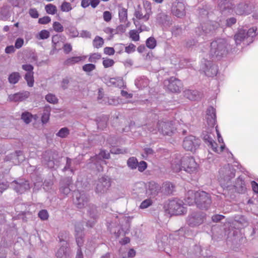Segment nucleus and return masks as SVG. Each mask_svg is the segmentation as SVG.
<instances>
[{
    "mask_svg": "<svg viewBox=\"0 0 258 258\" xmlns=\"http://www.w3.org/2000/svg\"><path fill=\"white\" fill-rule=\"evenodd\" d=\"M110 152L112 154H119L126 153L128 151L126 149L116 148L111 149Z\"/></svg>",
    "mask_w": 258,
    "mask_h": 258,
    "instance_id": "obj_63",
    "label": "nucleus"
},
{
    "mask_svg": "<svg viewBox=\"0 0 258 258\" xmlns=\"http://www.w3.org/2000/svg\"><path fill=\"white\" fill-rule=\"evenodd\" d=\"M171 11L173 15L178 18H181L185 16V6L183 2L176 1L173 3Z\"/></svg>",
    "mask_w": 258,
    "mask_h": 258,
    "instance_id": "obj_19",
    "label": "nucleus"
},
{
    "mask_svg": "<svg viewBox=\"0 0 258 258\" xmlns=\"http://www.w3.org/2000/svg\"><path fill=\"white\" fill-rule=\"evenodd\" d=\"M175 186L169 181L164 182L161 186V193L165 196H170L175 191Z\"/></svg>",
    "mask_w": 258,
    "mask_h": 258,
    "instance_id": "obj_22",
    "label": "nucleus"
},
{
    "mask_svg": "<svg viewBox=\"0 0 258 258\" xmlns=\"http://www.w3.org/2000/svg\"><path fill=\"white\" fill-rule=\"evenodd\" d=\"M70 134L69 130L66 127H64L61 128L57 133H56V135L61 138H66Z\"/></svg>",
    "mask_w": 258,
    "mask_h": 258,
    "instance_id": "obj_46",
    "label": "nucleus"
},
{
    "mask_svg": "<svg viewBox=\"0 0 258 258\" xmlns=\"http://www.w3.org/2000/svg\"><path fill=\"white\" fill-rule=\"evenodd\" d=\"M164 84L169 91L173 93L180 92L182 86L181 81L174 77H171L169 79L165 80Z\"/></svg>",
    "mask_w": 258,
    "mask_h": 258,
    "instance_id": "obj_17",
    "label": "nucleus"
},
{
    "mask_svg": "<svg viewBox=\"0 0 258 258\" xmlns=\"http://www.w3.org/2000/svg\"><path fill=\"white\" fill-rule=\"evenodd\" d=\"M87 212L90 217L94 220H96L98 218V211L95 205L89 204Z\"/></svg>",
    "mask_w": 258,
    "mask_h": 258,
    "instance_id": "obj_31",
    "label": "nucleus"
},
{
    "mask_svg": "<svg viewBox=\"0 0 258 258\" xmlns=\"http://www.w3.org/2000/svg\"><path fill=\"white\" fill-rule=\"evenodd\" d=\"M149 83V80L145 77H140L135 81V85L139 89H142L147 87Z\"/></svg>",
    "mask_w": 258,
    "mask_h": 258,
    "instance_id": "obj_32",
    "label": "nucleus"
},
{
    "mask_svg": "<svg viewBox=\"0 0 258 258\" xmlns=\"http://www.w3.org/2000/svg\"><path fill=\"white\" fill-rule=\"evenodd\" d=\"M168 238L166 235L159 234L156 238V242L159 250H164L168 245Z\"/></svg>",
    "mask_w": 258,
    "mask_h": 258,
    "instance_id": "obj_25",
    "label": "nucleus"
},
{
    "mask_svg": "<svg viewBox=\"0 0 258 258\" xmlns=\"http://www.w3.org/2000/svg\"><path fill=\"white\" fill-rule=\"evenodd\" d=\"M60 10L62 12H68L71 11L73 9L71 4L67 2H63L60 7Z\"/></svg>",
    "mask_w": 258,
    "mask_h": 258,
    "instance_id": "obj_49",
    "label": "nucleus"
},
{
    "mask_svg": "<svg viewBox=\"0 0 258 258\" xmlns=\"http://www.w3.org/2000/svg\"><path fill=\"white\" fill-rule=\"evenodd\" d=\"M200 144L201 141L199 139L190 135L184 139L182 146L185 150L194 152L199 148Z\"/></svg>",
    "mask_w": 258,
    "mask_h": 258,
    "instance_id": "obj_10",
    "label": "nucleus"
},
{
    "mask_svg": "<svg viewBox=\"0 0 258 258\" xmlns=\"http://www.w3.org/2000/svg\"><path fill=\"white\" fill-rule=\"evenodd\" d=\"M143 6L146 11L145 14H143L141 6L138 5L135 10L134 16L138 20H144L145 21H147L149 19L151 13V3L147 1H144Z\"/></svg>",
    "mask_w": 258,
    "mask_h": 258,
    "instance_id": "obj_9",
    "label": "nucleus"
},
{
    "mask_svg": "<svg viewBox=\"0 0 258 258\" xmlns=\"http://www.w3.org/2000/svg\"><path fill=\"white\" fill-rule=\"evenodd\" d=\"M111 186V180L108 176H104L98 179L96 181L95 191L96 194L102 195L109 189Z\"/></svg>",
    "mask_w": 258,
    "mask_h": 258,
    "instance_id": "obj_11",
    "label": "nucleus"
},
{
    "mask_svg": "<svg viewBox=\"0 0 258 258\" xmlns=\"http://www.w3.org/2000/svg\"><path fill=\"white\" fill-rule=\"evenodd\" d=\"M72 159L69 157H67V162L65 166L64 167L62 170L65 171L67 170L70 169L72 172H73V169L72 168Z\"/></svg>",
    "mask_w": 258,
    "mask_h": 258,
    "instance_id": "obj_62",
    "label": "nucleus"
},
{
    "mask_svg": "<svg viewBox=\"0 0 258 258\" xmlns=\"http://www.w3.org/2000/svg\"><path fill=\"white\" fill-rule=\"evenodd\" d=\"M134 190L138 194L144 193L147 191V187L144 182H138L135 184Z\"/></svg>",
    "mask_w": 258,
    "mask_h": 258,
    "instance_id": "obj_34",
    "label": "nucleus"
},
{
    "mask_svg": "<svg viewBox=\"0 0 258 258\" xmlns=\"http://www.w3.org/2000/svg\"><path fill=\"white\" fill-rule=\"evenodd\" d=\"M60 242H63L64 243L57 250L56 255L57 258H69L70 256V248L67 243V236L66 235L63 238L62 233H59L58 235Z\"/></svg>",
    "mask_w": 258,
    "mask_h": 258,
    "instance_id": "obj_15",
    "label": "nucleus"
},
{
    "mask_svg": "<svg viewBox=\"0 0 258 258\" xmlns=\"http://www.w3.org/2000/svg\"><path fill=\"white\" fill-rule=\"evenodd\" d=\"M206 219L205 213L200 211L192 212L186 218L187 224L192 228L197 227L202 225Z\"/></svg>",
    "mask_w": 258,
    "mask_h": 258,
    "instance_id": "obj_4",
    "label": "nucleus"
},
{
    "mask_svg": "<svg viewBox=\"0 0 258 258\" xmlns=\"http://www.w3.org/2000/svg\"><path fill=\"white\" fill-rule=\"evenodd\" d=\"M185 202L189 206L192 205L197 203V191L189 190L185 195Z\"/></svg>",
    "mask_w": 258,
    "mask_h": 258,
    "instance_id": "obj_27",
    "label": "nucleus"
},
{
    "mask_svg": "<svg viewBox=\"0 0 258 258\" xmlns=\"http://www.w3.org/2000/svg\"><path fill=\"white\" fill-rule=\"evenodd\" d=\"M169 212L172 215H179L186 212L183 203L180 200L170 201L168 204Z\"/></svg>",
    "mask_w": 258,
    "mask_h": 258,
    "instance_id": "obj_13",
    "label": "nucleus"
},
{
    "mask_svg": "<svg viewBox=\"0 0 258 258\" xmlns=\"http://www.w3.org/2000/svg\"><path fill=\"white\" fill-rule=\"evenodd\" d=\"M73 197L74 203L79 209L84 208L89 202V197L84 191L75 190Z\"/></svg>",
    "mask_w": 258,
    "mask_h": 258,
    "instance_id": "obj_12",
    "label": "nucleus"
},
{
    "mask_svg": "<svg viewBox=\"0 0 258 258\" xmlns=\"http://www.w3.org/2000/svg\"><path fill=\"white\" fill-rule=\"evenodd\" d=\"M104 43V39L102 37L96 36L93 40V46L96 48H99L103 46Z\"/></svg>",
    "mask_w": 258,
    "mask_h": 258,
    "instance_id": "obj_38",
    "label": "nucleus"
},
{
    "mask_svg": "<svg viewBox=\"0 0 258 258\" xmlns=\"http://www.w3.org/2000/svg\"><path fill=\"white\" fill-rule=\"evenodd\" d=\"M38 217L43 221H45L48 219L49 217V214L46 210H41L38 213Z\"/></svg>",
    "mask_w": 258,
    "mask_h": 258,
    "instance_id": "obj_52",
    "label": "nucleus"
},
{
    "mask_svg": "<svg viewBox=\"0 0 258 258\" xmlns=\"http://www.w3.org/2000/svg\"><path fill=\"white\" fill-rule=\"evenodd\" d=\"M170 17L166 13L161 12L157 14L156 20L159 24L163 25L168 24L169 23Z\"/></svg>",
    "mask_w": 258,
    "mask_h": 258,
    "instance_id": "obj_29",
    "label": "nucleus"
},
{
    "mask_svg": "<svg viewBox=\"0 0 258 258\" xmlns=\"http://www.w3.org/2000/svg\"><path fill=\"white\" fill-rule=\"evenodd\" d=\"M216 114H206V119L208 125L213 127L216 124Z\"/></svg>",
    "mask_w": 258,
    "mask_h": 258,
    "instance_id": "obj_36",
    "label": "nucleus"
},
{
    "mask_svg": "<svg viewBox=\"0 0 258 258\" xmlns=\"http://www.w3.org/2000/svg\"><path fill=\"white\" fill-rule=\"evenodd\" d=\"M147 191L152 196H157L161 192V186L154 181H150L148 183Z\"/></svg>",
    "mask_w": 258,
    "mask_h": 258,
    "instance_id": "obj_23",
    "label": "nucleus"
},
{
    "mask_svg": "<svg viewBox=\"0 0 258 258\" xmlns=\"http://www.w3.org/2000/svg\"><path fill=\"white\" fill-rule=\"evenodd\" d=\"M146 43L147 47L153 49L156 46V40L154 37H150L147 39Z\"/></svg>",
    "mask_w": 258,
    "mask_h": 258,
    "instance_id": "obj_50",
    "label": "nucleus"
},
{
    "mask_svg": "<svg viewBox=\"0 0 258 258\" xmlns=\"http://www.w3.org/2000/svg\"><path fill=\"white\" fill-rule=\"evenodd\" d=\"M20 78V74L18 72H14L10 75L9 81L11 84H16Z\"/></svg>",
    "mask_w": 258,
    "mask_h": 258,
    "instance_id": "obj_40",
    "label": "nucleus"
},
{
    "mask_svg": "<svg viewBox=\"0 0 258 258\" xmlns=\"http://www.w3.org/2000/svg\"><path fill=\"white\" fill-rule=\"evenodd\" d=\"M252 7L251 5L245 3L238 4L235 9L236 14L239 15H246L250 14L252 12Z\"/></svg>",
    "mask_w": 258,
    "mask_h": 258,
    "instance_id": "obj_20",
    "label": "nucleus"
},
{
    "mask_svg": "<svg viewBox=\"0 0 258 258\" xmlns=\"http://www.w3.org/2000/svg\"><path fill=\"white\" fill-rule=\"evenodd\" d=\"M100 103L103 104L116 105L118 104V101L115 98L105 97L104 98L103 101H100Z\"/></svg>",
    "mask_w": 258,
    "mask_h": 258,
    "instance_id": "obj_41",
    "label": "nucleus"
},
{
    "mask_svg": "<svg viewBox=\"0 0 258 258\" xmlns=\"http://www.w3.org/2000/svg\"><path fill=\"white\" fill-rule=\"evenodd\" d=\"M198 166V164L191 156L178 155L171 162L172 169L175 172L183 170L187 173H192L196 171Z\"/></svg>",
    "mask_w": 258,
    "mask_h": 258,
    "instance_id": "obj_1",
    "label": "nucleus"
},
{
    "mask_svg": "<svg viewBox=\"0 0 258 258\" xmlns=\"http://www.w3.org/2000/svg\"><path fill=\"white\" fill-rule=\"evenodd\" d=\"M103 65L105 68H107L112 67L114 64V61L110 58H103Z\"/></svg>",
    "mask_w": 258,
    "mask_h": 258,
    "instance_id": "obj_54",
    "label": "nucleus"
},
{
    "mask_svg": "<svg viewBox=\"0 0 258 258\" xmlns=\"http://www.w3.org/2000/svg\"><path fill=\"white\" fill-rule=\"evenodd\" d=\"M171 32L173 35L177 36L181 34L182 29L180 26H175L172 28Z\"/></svg>",
    "mask_w": 258,
    "mask_h": 258,
    "instance_id": "obj_56",
    "label": "nucleus"
},
{
    "mask_svg": "<svg viewBox=\"0 0 258 258\" xmlns=\"http://www.w3.org/2000/svg\"><path fill=\"white\" fill-rule=\"evenodd\" d=\"M234 187L235 191L239 194L244 193L246 189L244 181L240 176L236 179Z\"/></svg>",
    "mask_w": 258,
    "mask_h": 258,
    "instance_id": "obj_26",
    "label": "nucleus"
},
{
    "mask_svg": "<svg viewBox=\"0 0 258 258\" xmlns=\"http://www.w3.org/2000/svg\"><path fill=\"white\" fill-rule=\"evenodd\" d=\"M30 96V92L27 91L20 92L14 94H11L9 96V99L10 101L13 102L23 101L28 98Z\"/></svg>",
    "mask_w": 258,
    "mask_h": 258,
    "instance_id": "obj_21",
    "label": "nucleus"
},
{
    "mask_svg": "<svg viewBox=\"0 0 258 258\" xmlns=\"http://www.w3.org/2000/svg\"><path fill=\"white\" fill-rule=\"evenodd\" d=\"M60 35L56 34L53 35L52 37V42L53 43V50L56 49L57 44L58 43L60 40Z\"/></svg>",
    "mask_w": 258,
    "mask_h": 258,
    "instance_id": "obj_59",
    "label": "nucleus"
},
{
    "mask_svg": "<svg viewBox=\"0 0 258 258\" xmlns=\"http://www.w3.org/2000/svg\"><path fill=\"white\" fill-rule=\"evenodd\" d=\"M119 19L121 22H125L127 19V10L125 8H121L118 12Z\"/></svg>",
    "mask_w": 258,
    "mask_h": 258,
    "instance_id": "obj_39",
    "label": "nucleus"
},
{
    "mask_svg": "<svg viewBox=\"0 0 258 258\" xmlns=\"http://www.w3.org/2000/svg\"><path fill=\"white\" fill-rule=\"evenodd\" d=\"M53 29L57 32H62L63 31L62 25L58 22H55L53 24Z\"/></svg>",
    "mask_w": 258,
    "mask_h": 258,
    "instance_id": "obj_60",
    "label": "nucleus"
},
{
    "mask_svg": "<svg viewBox=\"0 0 258 258\" xmlns=\"http://www.w3.org/2000/svg\"><path fill=\"white\" fill-rule=\"evenodd\" d=\"M84 234H81L80 232L78 234V235L76 236V242L79 247L78 249H80V250H81V247L84 243Z\"/></svg>",
    "mask_w": 258,
    "mask_h": 258,
    "instance_id": "obj_51",
    "label": "nucleus"
},
{
    "mask_svg": "<svg viewBox=\"0 0 258 258\" xmlns=\"http://www.w3.org/2000/svg\"><path fill=\"white\" fill-rule=\"evenodd\" d=\"M229 45L225 39H217L211 43L210 56L216 59H220L228 53Z\"/></svg>",
    "mask_w": 258,
    "mask_h": 258,
    "instance_id": "obj_2",
    "label": "nucleus"
},
{
    "mask_svg": "<svg viewBox=\"0 0 258 258\" xmlns=\"http://www.w3.org/2000/svg\"><path fill=\"white\" fill-rule=\"evenodd\" d=\"M256 28L252 27L248 30L240 29L235 35L234 39L236 44H239L245 39H249V41H252V38L256 35Z\"/></svg>",
    "mask_w": 258,
    "mask_h": 258,
    "instance_id": "obj_6",
    "label": "nucleus"
},
{
    "mask_svg": "<svg viewBox=\"0 0 258 258\" xmlns=\"http://www.w3.org/2000/svg\"><path fill=\"white\" fill-rule=\"evenodd\" d=\"M152 202L151 200L150 199H148L144 200L141 203L140 206V208L141 209H144L149 207L150 206L152 205Z\"/></svg>",
    "mask_w": 258,
    "mask_h": 258,
    "instance_id": "obj_58",
    "label": "nucleus"
},
{
    "mask_svg": "<svg viewBox=\"0 0 258 258\" xmlns=\"http://www.w3.org/2000/svg\"><path fill=\"white\" fill-rule=\"evenodd\" d=\"M81 57L74 56L69 58L64 61V64L67 66L73 65L76 63H78L81 60Z\"/></svg>",
    "mask_w": 258,
    "mask_h": 258,
    "instance_id": "obj_44",
    "label": "nucleus"
},
{
    "mask_svg": "<svg viewBox=\"0 0 258 258\" xmlns=\"http://www.w3.org/2000/svg\"><path fill=\"white\" fill-rule=\"evenodd\" d=\"M66 31L67 34L73 38L78 37L79 34L77 28L73 26L66 28Z\"/></svg>",
    "mask_w": 258,
    "mask_h": 258,
    "instance_id": "obj_35",
    "label": "nucleus"
},
{
    "mask_svg": "<svg viewBox=\"0 0 258 258\" xmlns=\"http://www.w3.org/2000/svg\"><path fill=\"white\" fill-rule=\"evenodd\" d=\"M235 170L232 165L227 164L219 171V180L223 185L227 184L235 177Z\"/></svg>",
    "mask_w": 258,
    "mask_h": 258,
    "instance_id": "obj_3",
    "label": "nucleus"
},
{
    "mask_svg": "<svg viewBox=\"0 0 258 258\" xmlns=\"http://www.w3.org/2000/svg\"><path fill=\"white\" fill-rule=\"evenodd\" d=\"M34 73H27L25 76V79L29 87H32L34 85Z\"/></svg>",
    "mask_w": 258,
    "mask_h": 258,
    "instance_id": "obj_43",
    "label": "nucleus"
},
{
    "mask_svg": "<svg viewBox=\"0 0 258 258\" xmlns=\"http://www.w3.org/2000/svg\"><path fill=\"white\" fill-rule=\"evenodd\" d=\"M131 219L128 217H122L119 220L120 226L119 227L111 228V232L114 234L116 237H118L121 235H124L128 233L130 228Z\"/></svg>",
    "mask_w": 258,
    "mask_h": 258,
    "instance_id": "obj_8",
    "label": "nucleus"
},
{
    "mask_svg": "<svg viewBox=\"0 0 258 258\" xmlns=\"http://www.w3.org/2000/svg\"><path fill=\"white\" fill-rule=\"evenodd\" d=\"M201 69L205 75L210 77L216 76L218 73V67L209 60L204 59L202 61Z\"/></svg>",
    "mask_w": 258,
    "mask_h": 258,
    "instance_id": "obj_16",
    "label": "nucleus"
},
{
    "mask_svg": "<svg viewBox=\"0 0 258 258\" xmlns=\"http://www.w3.org/2000/svg\"><path fill=\"white\" fill-rule=\"evenodd\" d=\"M187 98L190 100H198L201 98V95L199 92L196 90H188L185 92Z\"/></svg>",
    "mask_w": 258,
    "mask_h": 258,
    "instance_id": "obj_33",
    "label": "nucleus"
},
{
    "mask_svg": "<svg viewBox=\"0 0 258 258\" xmlns=\"http://www.w3.org/2000/svg\"><path fill=\"white\" fill-rule=\"evenodd\" d=\"M130 36L133 41H137L139 40L140 36L138 32L135 30H131L129 32Z\"/></svg>",
    "mask_w": 258,
    "mask_h": 258,
    "instance_id": "obj_55",
    "label": "nucleus"
},
{
    "mask_svg": "<svg viewBox=\"0 0 258 258\" xmlns=\"http://www.w3.org/2000/svg\"><path fill=\"white\" fill-rule=\"evenodd\" d=\"M32 117V114H22L21 115V119L27 124L31 122Z\"/></svg>",
    "mask_w": 258,
    "mask_h": 258,
    "instance_id": "obj_61",
    "label": "nucleus"
},
{
    "mask_svg": "<svg viewBox=\"0 0 258 258\" xmlns=\"http://www.w3.org/2000/svg\"><path fill=\"white\" fill-rule=\"evenodd\" d=\"M99 156H95L91 157L89 159V164L93 163L94 164H97L99 163L100 159V157H102L104 159H109L110 158V154L105 151H101L99 155Z\"/></svg>",
    "mask_w": 258,
    "mask_h": 258,
    "instance_id": "obj_28",
    "label": "nucleus"
},
{
    "mask_svg": "<svg viewBox=\"0 0 258 258\" xmlns=\"http://www.w3.org/2000/svg\"><path fill=\"white\" fill-rule=\"evenodd\" d=\"M71 180L69 178H66L61 180L60 182V192L64 195H68L71 191L70 185Z\"/></svg>",
    "mask_w": 258,
    "mask_h": 258,
    "instance_id": "obj_24",
    "label": "nucleus"
},
{
    "mask_svg": "<svg viewBox=\"0 0 258 258\" xmlns=\"http://www.w3.org/2000/svg\"><path fill=\"white\" fill-rule=\"evenodd\" d=\"M137 167L138 168V170L139 171L143 172L147 168V164L145 161H141V162H138Z\"/></svg>",
    "mask_w": 258,
    "mask_h": 258,
    "instance_id": "obj_64",
    "label": "nucleus"
},
{
    "mask_svg": "<svg viewBox=\"0 0 258 258\" xmlns=\"http://www.w3.org/2000/svg\"><path fill=\"white\" fill-rule=\"evenodd\" d=\"M218 6L222 12L232 9L233 5L230 0H219Z\"/></svg>",
    "mask_w": 258,
    "mask_h": 258,
    "instance_id": "obj_30",
    "label": "nucleus"
},
{
    "mask_svg": "<svg viewBox=\"0 0 258 258\" xmlns=\"http://www.w3.org/2000/svg\"><path fill=\"white\" fill-rule=\"evenodd\" d=\"M212 200L210 195L204 191H197V207L202 210H207L211 206Z\"/></svg>",
    "mask_w": 258,
    "mask_h": 258,
    "instance_id": "obj_5",
    "label": "nucleus"
},
{
    "mask_svg": "<svg viewBox=\"0 0 258 258\" xmlns=\"http://www.w3.org/2000/svg\"><path fill=\"white\" fill-rule=\"evenodd\" d=\"M45 99L47 102L51 104H56L58 102V99L56 96L53 94L49 93L45 96Z\"/></svg>",
    "mask_w": 258,
    "mask_h": 258,
    "instance_id": "obj_47",
    "label": "nucleus"
},
{
    "mask_svg": "<svg viewBox=\"0 0 258 258\" xmlns=\"http://www.w3.org/2000/svg\"><path fill=\"white\" fill-rule=\"evenodd\" d=\"M45 10L48 14L54 15L56 13L57 8L55 5L49 4L45 6Z\"/></svg>",
    "mask_w": 258,
    "mask_h": 258,
    "instance_id": "obj_42",
    "label": "nucleus"
},
{
    "mask_svg": "<svg viewBox=\"0 0 258 258\" xmlns=\"http://www.w3.org/2000/svg\"><path fill=\"white\" fill-rule=\"evenodd\" d=\"M96 69V66L93 63H87L82 67V70L88 75L93 71Z\"/></svg>",
    "mask_w": 258,
    "mask_h": 258,
    "instance_id": "obj_45",
    "label": "nucleus"
},
{
    "mask_svg": "<svg viewBox=\"0 0 258 258\" xmlns=\"http://www.w3.org/2000/svg\"><path fill=\"white\" fill-rule=\"evenodd\" d=\"M101 55L99 53H94L90 55L88 61L92 63H96L98 60L100 59Z\"/></svg>",
    "mask_w": 258,
    "mask_h": 258,
    "instance_id": "obj_48",
    "label": "nucleus"
},
{
    "mask_svg": "<svg viewBox=\"0 0 258 258\" xmlns=\"http://www.w3.org/2000/svg\"><path fill=\"white\" fill-rule=\"evenodd\" d=\"M138 164V161L136 157H130L127 161V165L131 169L134 170L136 169L137 168Z\"/></svg>",
    "mask_w": 258,
    "mask_h": 258,
    "instance_id": "obj_37",
    "label": "nucleus"
},
{
    "mask_svg": "<svg viewBox=\"0 0 258 258\" xmlns=\"http://www.w3.org/2000/svg\"><path fill=\"white\" fill-rule=\"evenodd\" d=\"M203 139L207 145L210 143H211V142L213 140L212 137L207 132L203 133Z\"/></svg>",
    "mask_w": 258,
    "mask_h": 258,
    "instance_id": "obj_57",
    "label": "nucleus"
},
{
    "mask_svg": "<svg viewBox=\"0 0 258 258\" xmlns=\"http://www.w3.org/2000/svg\"><path fill=\"white\" fill-rule=\"evenodd\" d=\"M158 126L159 132L164 136H172L176 130L172 121H159Z\"/></svg>",
    "mask_w": 258,
    "mask_h": 258,
    "instance_id": "obj_14",
    "label": "nucleus"
},
{
    "mask_svg": "<svg viewBox=\"0 0 258 258\" xmlns=\"http://www.w3.org/2000/svg\"><path fill=\"white\" fill-rule=\"evenodd\" d=\"M50 36L49 32L46 30L41 31L37 36L38 39H45L48 38Z\"/></svg>",
    "mask_w": 258,
    "mask_h": 258,
    "instance_id": "obj_53",
    "label": "nucleus"
},
{
    "mask_svg": "<svg viewBox=\"0 0 258 258\" xmlns=\"http://www.w3.org/2000/svg\"><path fill=\"white\" fill-rule=\"evenodd\" d=\"M11 185L13 188L19 194H23L30 188L28 182L24 179L15 180L11 183Z\"/></svg>",
    "mask_w": 258,
    "mask_h": 258,
    "instance_id": "obj_18",
    "label": "nucleus"
},
{
    "mask_svg": "<svg viewBox=\"0 0 258 258\" xmlns=\"http://www.w3.org/2000/svg\"><path fill=\"white\" fill-rule=\"evenodd\" d=\"M58 158V153L56 151L47 150L42 154V162L48 168H52L57 162Z\"/></svg>",
    "mask_w": 258,
    "mask_h": 258,
    "instance_id": "obj_7",
    "label": "nucleus"
}]
</instances>
